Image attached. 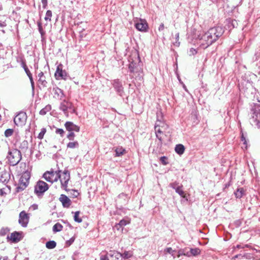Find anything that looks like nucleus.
<instances>
[{"label": "nucleus", "mask_w": 260, "mask_h": 260, "mask_svg": "<svg viewBox=\"0 0 260 260\" xmlns=\"http://www.w3.org/2000/svg\"><path fill=\"white\" fill-rule=\"evenodd\" d=\"M189 53L190 55H194L197 53V51L193 48H191L189 50Z\"/></svg>", "instance_id": "8fccbe9b"}, {"label": "nucleus", "mask_w": 260, "mask_h": 260, "mask_svg": "<svg viewBox=\"0 0 260 260\" xmlns=\"http://www.w3.org/2000/svg\"><path fill=\"white\" fill-rule=\"evenodd\" d=\"M46 128H42L41 130L40 133L39 134V135L38 136V138L40 140H42L45 134L46 133Z\"/></svg>", "instance_id": "c9c22d12"}, {"label": "nucleus", "mask_w": 260, "mask_h": 260, "mask_svg": "<svg viewBox=\"0 0 260 260\" xmlns=\"http://www.w3.org/2000/svg\"><path fill=\"white\" fill-rule=\"evenodd\" d=\"M29 221L28 215L24 211H21L19 213V223L23 227H26Z\"/></svg>", "instance_id": "1a4fd4ad"}, {"label": "nucleus", "mask_w": 260, "mask_h": 260, "mask_svg": "<svg viewBox=\"0 0 260 260\" xmlns=\"http://www.w3.org/2000/svg\"><path fill=\"white\" fill-rule=\"evenodd\" d=\"M167 160V158L166 156H162L160 158L161 162L164 165H166L168 164Z\"/></svg>", "instance_id": "c03bdc74"}, {"label": "nucleus", "mask_w": 260, "mask_h": 260, "mask_svg": "<svg viewBox=\"0 0 260 260\" xmlns=\"http://www.w3.org/2000/svg\"><path fill=\"white\" fill-rule=\"evenodd\" d=\"M214 30H211V28H210L201 38V40L206 42L207 46H209L213 43V42H210V40H212V35H214Z\"/></svg>", "instance_id": "ddd939ff"}, {"label": "nucleus", "mask_w": 260, "mask_h": 260, "mask_svg": "<svg viewBox=\"0 0 260 260\" xmlns=\"http://www.w3.org/2000/svg\"><path fill=\"white\" fill-rule=\"evenodd\" d=\"M29 80H30V83H31V88L32 89V90H34L35 89V83H34V81L33 80V78H32V74H29L28 75H27Z\"/></svg>", "instance_id": "4c0bfd02"}, {"label": "nucleus", "mask_w": 260, "mask_h": 260, "mask_svg": "<svg viewBox=\"0 0 260 260\" xmlns=\"http://www.w3.org/2000/svg\"><path fill=\"white\" fill-rule=\"evenodd\" d=\"M190 253L192 255L196 256L199 255L200 253V249L198 248H190Z\"/></svg>", "instance_id": "473e14b6"}, {"label": "nucleus", "mask_w": 260, "mask_h": 260, "mask_svg": "<svg viewBox=\"0 0 260 260\" xmlns=\"http://www.w3.org/2000/svg\"><path fill=\"white\" fill-rule=\"evenodd\" d=\"M64 126L68 131H75V132H79L80 127L79 126L74 124L72 122L68 121L66 122Z\"/></svg>", "instance_id": "a211bd4d"}, {"label": "nucleus", "mask_w": 260, "mask_h": 260, "mask_svg": "<svg viewBox=\"0 0 260 260\" xmlns=\"http://www.w3.org/2000/svg\"><path fill=\"white\" fill-rule=\"evenodd\" d=\"M22 67L23 68L26 74H27V75H28L29 74H31V73L29 71V69H28V68L27 67L26 65L25 64V63L23 62L22 63Z\"/></svg>", "instance_id": "ea45409f"}, {"label": "nucleus", "mask_w": 260, "mask_h": 260, "mask_svg": "<svg viewBox=\"0 0 260 260\" xmlns=\"http://www.w3.org/2000/svg\"><path fill=\"white\" fill-rule=\"evenodd\" d=\"M59 108L67 116H68L69 112L72 113L75 112V109L72 103L66 100H63L61 103Z\"/></svg>", "instance_id": "39448f33"}, {"label": "nucleus", "mask_w": 260, "mask_h": 260, "mask_svg": "<svg viewBox=\"0 0 260 260\" xmlns=\"http://www.w3.org/2000/svg\"><path fill=\"white\" fill-rule=\"evenodd\" d=\"M3 10V6L2 4H0V11H2Z\"/></svg>", "instance_id": "e2e57ef3"}, {"label": "nucleus", "mask_w": 260, "mask_h": 260, "mask_svg": "<svg viewBox=\"0 0 260 260\" xmlns=\"http://www.w3.org/2000/svg\"><path fill=\"white\" fill-rule=\"evenodd\" d=\"M179 33H177V34L176 35V39L177 40H178V39H179Z\"/></svg>", "instance_id": "680f3d73"}, {"label": "nucleus", "mask_w": 260, "mask_h": 260, "mask_svg": "<svg viewBox=\"0 0 260 260\" xmlns=\"http://www.w3.org/2000/svg\"><path fill=\"white\" fill-rule=\"evenodd\" d=\"M51 17H52V12L50 10H48L46 13V15L45 17V20L47 21H50Z\"/></svg>", "instance_id": "f704fd0d"}, {"label": "nucleus", "mask_w": 260, "mask_h": 260, "mask_svg": "<svg viewBox=\"0 0 260 260\" xmlns=\"http://www.w3.org/2000/svg\"><path fill=\"white\" fill-rule=\"evenodd\" d=\"M27 118L25 112H20L14 118V122L16 125L22 126L25 124Z\"/></svg>", "instance_id": "0eeeda50"}, {"label": "nucleus", "mask_w": 260, "mask_h": 260, "mask_svg": "<svg viewBox=\"0 0 260 260\" xmlns=\"http://www.w3.org/2000/svg\"><path fill=\"white\" fill-rule=\"evenodd\" d=\"M10 178V175L5 169L0 168V181L5 183H7Z\"/></svg>", "instance_id": "4468645a"}, {"label": "nucleus", "mask_w": 260, "mask_h": 260, "mask_svg": "<svg viewBox=\"0 0 260 260\" xmlns=\"http://www.w3.org/2000/svg\"><path fill=\"white\" fill-rule=\"evenodd\" d=\"M175 150L177 153H178L179 155H181L184 153L185 148L183 145L178 144L176 145Z\"/></svg>", "instance_id": "5701e85b"}, {"label": "nucleus", "mask_w": 260, "mask_h": 260, "mask_svg": "<svg viewBox=\"0 0 260 260\" xmlns=\"http://www.w3.org/2000/svg\"><path fill=\"white\" fill-rule=\"evenodd\" d=\"M55 77L57 80L65 79L67 76V73L65 71L62 70V65L60 64L57 66L56 72L55 73Z\"/></svg>", "instance_id": "f8f14e48"}, {"label": "nucleus", "mask_w": 260, "mask_h": 260, "mask_svg": "<svg viewBox=\"0 0 260 260\" xmlns=\"http://www.w3.org/2000/svg\"><path fill=\"white\" fill-rule=\"evenodd\" d=\"M235 1L236 4L238 5L241 4L242 0H235Z\"/></svg>", "instance_id": "6e6d98bb"}, {"label": "nucleus", "mask_w": 260, "mask_h": 260, "mask_svg": "<svg viewBox=\"0 0 260 260\" xmlns=\"http://www.w3.org/2000/svg\"><path fill=\"white\" fill-rule=\"evenodd\" d=\"M183 88L184 89V90H185V91H188V90H187V88H186V86H185L184 84H183Z\"/></svg>", "instance_id": "052dcab7"}, {"label": "nucleus", "mask_w": 260, "mask_h": 260, "mask_svg": "<svg viewBox=\"0 0 260 260\" xmlns=\"http://www.w3.org/2000/svg\"><path fill=\"white\" fill-rule=\"evenodd\" d=\"M182 185H181L179 187L176 188L175 191L177 193H178L180 196H181L183 198H185V196L184 194V192L182 189Z\"/></svg>", "instance_id": "2f4dec72"}, {"label": "nucleus", "mask_w": 260, "mask_h": 260, "mask_svg": "<svg viewBox=\"0 0 260 260\" xmlns=\"http://www.w3.org/2000/svg\"><path fill=\"white\" fill-rule=\"evenodd\" d=\"M79 147V143L77 141L70 142L67 144V148L74 149Z\"/></svg>", "instance_id": "c85d7f7f"}, {"label": "nucleus", "mask_w": 260, "mask_h": 260, "mask_svg": "<svg viewBox=\"0 0 260 260\" xmlns=\"http://www.w3.org/2000/svg\"><path fill=\"white\" fill-rule=\"evenodd\" d=\"M186 249V248L180 249L178 252V257H180L181 255H185Z\"/></svg>", "instance_id": "a18cd8bd"}, {"label": "nucleus", "mask_w": 260, "mask_h": 260, "mask_svg": "<svg viewBox=\"0 0 260 260\" xmlns=\"http://www.w3.org/2000/svg\"><path fill=\"white\" fill-rule=\"evenodd\" d=\"M108 255L111 257L112 260H122L121 253L115 251L111 250L108 253Z\"/></svg>", "instance_id": "aec40b11"}, {"label": "nucleus", "mask_w": 260, "mask_h": 260, "mask_svg": "<svg viewBox=\"0 0 260 260\" xmlns=\"http://www.w3.org/2000/svg\"><path fill=\"white\" fill-rule=\"evenodd\" d=\"M129 223V222L128 220L125 219H122L118 224L115 225V228H116L117 230H119L120 228L122 229L124 226L126 225Z\"/></svg>", "instance_id": "4be33fe9"}, {"label": "nucleus", "mask_w": 260, "mask_h": 260, "mask_svg": "<svg viewBox=\"0 0 260 260\" xmlns=\"http://www.w3.org/2000/svg\"><path fill=\"white\" fill-rule=\"evenodd\" d=\"M48 188V185L46 182L40 180L35 186V192L37 194L40 195L47 190Z\"/></svg>", "instance_id": "6e6552de"}, {"label": "nucleus", "mask_w": 260, "mask_h": 260, "mask_svg": "<svg viewBox=\"0 0 260 260\" xmlns=\"http://www.w3.org/2000/svg\"><path fill=\"white\" fill-rule=\"evenodd\" d=\"M170 186L174 189H176V188L179 187L180 186L179 185V183L177 182H175L172 183L170 184Z\"/></svg>", "instance_id": "37998d69"}, {"label": "nucleus", "mask_w": 260, "mask_h": 260, "mask_svg": "<svg viewBox=\"0 0 260 260\" xmlns=\"http://www.w3.org/2000/svg\"><path fill=\"white\" fill-rule=\"evenodd\" d=\"M28 143L27 141H23L21 144L20 148H27Z\"/></svg>", "instance_id": "49530a36"}, {"label": "nucleus", "mask_w": 260, "mask_h": 260, "mask_svg": "<svg viewBox=\"0 0 260 260\" xmlns=\"http://www.w3.org/2000/svg\"><path fill=\"white\" fill-rule=\"evenodd\" d=\"M55 133L57 134L60 135L61 137H63L64 134V131L61 128H56Z\"/></svg>", "instance_id": "58836bf2"}, {"label": "nucleus", "mask_w": 260, "mask_h": 260, "mask_svg": "<svg viewBox=\"0 0 260 260\" xmlns=\"http://www.w3.org/2000/svg\"><path fill=\"white\" fill-rule=\"evenodd\" d=\"M7 159L11 166H14L17 165L22 158L20 151L16 149H12L8 152Z\"/></svg>", "instance_id": "f257e3e1"}, {"label": "nucleus", "mask_w": 260, "mask_h": 260, "mask_svg": "<svg viewBox=\"0 0 260 260\" xmlns=\"http://www.w3.org/2000/svg\"><path fill=\"white\" fill-rule=\"evenodd\" d=\"M13 132L14 131L13 129H7L5 132V136L6 137H9L12 135Z\"/></svg>", "instance_id": "e433bc0d"}, {"label": "nucleus", "mask_w": 260, "mask_h": 260, "mask_svg": "<svg viewBox=\"0 0 260 260\" xmlns=\"http://www.w3.org/2000/svg\"><path fill=\"white\" fill-rule=\"evenodd\" d=\"M59 173H61V171H47L44 174L43 177L47 181L52 183L53 182H56L58 180L59 177Z\"/></svg>", "instance_id": "20e7f679"}, {"label": "nucleus", "mask_w": 260, "mask_h": 260, "mask_svg": "<svg viewBox=\"0 0 260 260\" xmlns=\"http://www.w3.org/2000/svg\"><path fill=\"white\" fill-rule=\"evenodd\" d=\"M63 226L59 223H56L53 226V231L54 233L60 232L62 231Z\"/></svg>", "instance_id": "bb28decb"}, {"label": "nucleus", "mask_w": 260, "mask_h": 260, "mask_svg": "<svg viewBox=\"0 0 260 260\" xmlns=\"http://www.w3.org/2000/svg\"><path fill=\"white\" fill-rule=\"evenodd\" d=\"M51 110V106L47 105L44 108L41 109L40 111V114L42 115H45L47 112H49Z\"/></svg>", "instance_id": "7c9ffc66"}, {"label": "nucleus", "mask_w": 260, "mask_h": 260, "mask_svg": "<svg viewBox=\"0 0 260 260\" xmlns=\"http://www.w3.org/2000/svg\"><path fill=\"white\" fill-rule=\"evenodd\" d=\"M8 259V257H5L4 258H3V260H7Z\"/></svg>", "instance_id": "0e129e2a"}, {"label": "nucleus", "mask_w": 260, "mask_h": 260, "mask_svg": "<svg viewBox=\"0 0 260 260\" xmlns=\"http://www.w3.org/2000/svg\"><path fill=\"white\" fill-rule=\"evenodd\" d=\"M75 135L73 132H71L69 133L68 136V139L70 141H73L75 138Z\"/></svg>", "instance_id": "a19ab883"}, {"label": "nucleus", "mask_w": 260, "mask_h": 260, "mask_svg": "<svg viewBox=\"0 0 260 260\" xmlns=\"http://www.w3.org/2000/svg\"><path fill=\"white\" fill-rule=\"evenodd\" d=\"M133 255L131 251H125L123 253H121V258L124 259H127L131 257Z\"/></svg>", "instance_id": "a878e982"}, {"label": "nucleus", "mask_w": 260, "mask_h": 260, "mask_svg": "<svg viewBox=\"0 0 260 260\" xmlns=\"http://www.w3.org/2000/svg\"><path fill=\"white\" fill-rule=\"evenodd\" d=\"M164 29V24L161 23L158 27L159 31H162Z\"/></svg>", "instance_id": "864d4df0"}, {"label": "nucleus", "mask_w": 260, "mask_h": 260, "mask_svg": "<svg viewBox=\"0 0 260 260\" xmlns=\"http://www.w3.org/2000/svg\"><path fill=\"white\" fill-rule=\"evenodd\" d=\"M166 125L165 123L161 122L160 121H157V122L156 123V125L155 126V131L156 137L160 142L162 141V138L160 135L162 133V129H164V127Z\"/></svg>", "instance_id": "9b49d317"}, {"label": "nucleus", "mask_w": 260, "mask_h": 260, "mask_svg": "<svg viewBox=\"0 0 260 260\" xmlns=\"http://www.w3.org/2000/svg\"><path fill=\"white\" fill-rule=\"evenodd\" d=\"M38 26L40 32L41 34L42 35H43L44 33L43 32V29L40 23H38Z\"/></svg>", "instance_id": "603ef678"}, {"label": "nucleus", "mask_w": 260, "mask_h": 260, "mask_svg": "<svg viewBox=\"0 0 260 260\" xmlns=\"http://www.w3.org/2000/svg\"><path fill=\"white\" fill-rule=\"evenodd\" d=\"M165 251H166L170 254H171L173 256V257L175 258V256L174 255V252L175 250H173L172 249V248H171V247L167 248L165 250Z\"/></svg>", "instance_id": "79ce46f5"}, {"label": "nucleus", "mask_w": 260, "mask_h": 260, "mask_svg": "<svg viewBox=\"0 0 260 260\" xmlns=\"http://www.w3.org/2000/svg\"><path fill=\"white\" fill-rule=\"evenodd\" d=\"M100 260H109L107 255H102L100 257Z\"/></svg>", "instance_id": "09e8293b"}, {"label": "nucleus", "mask_w": 260, "mask_h": 260, "mask_svg": "<svg viewBox=\"0 0 260 260\" xmlns=\"http://www.w3.org/2000/svg\"><path fill=\"white\" fill-rule=\"evenodd\" d=\"M185 256H188V257H189V256H190L191 255H192V254H191V253H190V251L189 252H188H188H186V251H185Z\"/></svg>", "instance_id": "5fc2aeb1"}, {"label": "nucleus", "mask_w": 260, "mask_h": 260, "mask_svg": "<svg viewBox=\"0 0 260 260\" xmlns=\"http://www.w3.org/2000/svg\"><path fill=\"white\" fill-rule=\"evenodd\" d=\"M251 117L250 119L252 125L260 128V105L255 106V108L252 110Z\"/></svg>", "instance_id": "f03ea898"}, {"label": "nucleus", "mask_w": 260, "mask_h": 260, "mask_svg": "<svg viewBox=\"0 0 260 260\" xmlns=\"http://www.w3.org/2000/svg\"><path fill=\"white\" fill-rule=\"evenodd\" d=\"M112 84L113 85V87L116 90L117 92L121 95L122 91H123V88L122 86L121 83L119 81V80H114Z\"/></svg>", "instance_id": "6ab92c4d"}, {"label": "nucleus", "mask_w": 260, "mask_h": 260, "mask_svg": "<svg viewBox=\"0 0 260 260\" xmlns=\"http://www.w3.org/2000/svg\"><path fill=\"white\" fill-rule=\"evenodd\" d=\"M211 30H214V35H212V40H210V42H214L218 38L221 37L223 33V30L220 26L211 28Z\"/></svg>", "instance_id": "9d476101"}, {"label": "nucleus", "mask_w": 260, "mask_h": 260, "mask_svg": "<svg viewBox=\"0 0 260 260\" xmlns=\"http://www.w3.org/2000/svg\"><path fill=\"white\" fill-rule=\"evenodd\" d=\"M56 246V243L54 241H49L46 243V247L48 249H53Z\"/></svg>", "instance_id": "cd10ccee"}, {"label": "nucleus", "mask_w": 260, "mask_h": 260, "mask_svg": "<svg viewBox=\"0 0 260 260\" xmlns=\"http://www.w3.org/2000/svg\"><path fill=\"white\" fill-rule=\"evenodd\" d=\"M38 82L40 84L42 85L43 87H47V82L46 80V77H42L41 78H39Z\"/></svg>", "instance_id": "c756f323"}, {"label": "nucleus", "mask_w": 260, "mask_h": 260, "mask_svg": "<svg viewBox=\"0 0 260 260\" xmlns=\"http://www.w3.org/2000/svg\"><path fill=\"white\" fill-rule=\"evenodd\" d=\"M241 141L243 142L244 144L246 145L245 148H246V140L245 138L244 137L243 134H242L241 136Z\"/></svg>", "instance_id": "3c124183"}, {"label": "nucleus", "mask_w": 260, "mask_h": 260, "mask_svg": "<svg viewBox=\"0 0 260 260\" xmlns=\"http://www.w3.org/2000/svg\"><path fill=\"white\" fill-rule=\"evenodd\" d=\"M59 176L61 187L67 190L68 182L70 179V172L68 171L65 170L62 172L59 173Z\"/></svg>", "instance_id": "423d86ee"}, {"label": "nucleus", "mask_w": 260, "mask_h": 260, "mask_svg": "<svg viewBox=\"0 0 260 260\" xmlns=\"http://www.w3.org/2000/svg\"><path fill=\"white\" fill-rule=\"evenodd\" d=\"M30 174L28 172H25L22 174L20 178L18 186L16 188L17 192L23 190L27 186Z\"/></svg>", "instance_id": "7ed1b4c3"}, {"label": "nucleus", "mask_w": 260, "mask_h": 260, "mask_svg": "<svg viewBox=\"0 0 260 260\" xmlns=\"http://www.w3.org/2000/svg\"><path fill=\"white\" fill-rule=\"evenodd\" d=\"M79 214H80V212L79 211H76L75 213V215H74V220L76 221V222H77L78 223H80L82 222V220L81 218L79 217Z\"/></svg>", "instance_id": "72a5a7b5"}, {"label": "nucleus", "mask_w": 260, "mask_h": 260, "mask_svg": "<svg viewBox=\"0 0 260 260\" xmlns=\"http://www.w3.org/2000/svg\"><path fill=\"white\" fill-rule=\"evenodd\" d=\"M4 191L3 189H0V195L2 196L4 195Z\"/></svg>", "instance_id": "13d9d810"}, {"label": "nucleus", "mask_w": 260, "mask_h": 260, "mask_svg": "<svg viewBox=\"0 0 260 260\" xmlns=\"http://www.w3.org/2000/svg\"><path fill=\"white\" fill-rule=\"evenodd\" d=\"M59 200L62 203L63 207L64 208H69L71 204V200L64 194H61L59 198Z\"/></svg>", "instance_id": "f3484780"}, {"label": "nucleus", "mask_w": 260, "mask_h": 260, "mask_svg": "<svg viewBox=\"0 0 260 260\" xmlns=\"http://www.w3.org/2000/svg\"><path fill=\"white\" fill-rule=\"evenodd\" d=\"M22 238V233L14 232L10 236H8L7 239L10 240L14 243H17L20 241Z\"/></svg>", "instance_id": "2eb2a0df"}, {"label": "nucleus", "mask_w": 260, "mask_h": 260, "mask_svg": "<svg viewBox=\"0 0 260 260\" xmlns=\"http://www.w3.org/2000/svg\"><path fill=\"white\" fill-rule=\"evenodd\" d=\"M115 151L116 153V154H115L116 156H122V155H123L124 154H125L126 153L125 150L124 148H123L122 147H117L115 149Z\"/></svg>", "instance_id": "393cba45"}, {"label": "nucleus", "mask_w": 260, "mask_h": 260, "mask_svg": "<svg viewBox=\"0 0 260 260\" xmlns=\"http://www.w3.org/2000/svg\"><path fill=\"white\" fill-rule=\"evenodd\" d=\"M245 194V190L243 188H238L235 192V194L237 198H241Z\"/></svg>", "instance_id": "412c9836"}, {"label": "nucleus", "mask_w": 260, "mask_h": 260, "mask_svg": "<svg viewBox=\"0 0 260 260\" xmlns=\"http://www.w3.org/2000/svg\"><path fill=\"white\" fill-rule=\"evenodd\" d=\"M38 77H39V78H41L42 77H45V76H44V75L43 72H41L38 74Z\"/></svg>", "instance_id": "4d7b16f0"}, {"label": "nucleus", "mask_w": 260, "mask_h": 260, "mask_svg": "<svg viewBox=\"0 0 260 260\" xmlns=\"http://www.w3.org/2000/svg\"><path fill=\"white\" fill-rule=\"evenodd\" d=\"M237 247L239 248L240 247L239 245H237Z\"/></svg>", "instance_id": "69168bd1"}, {"label": "nucleus", "mask_w": 260, "mask_h": 260, "mask_svg": "<svg viewBox=\"0 0 260 260\" xmlns=\"http://www.w3.org/2000/svg\"><path fill=\"white\" fill-rule=\"evenodd\" d=\"M32 207L33 208V209L34 210H36L38 208V205H36V204H34L32 206Z\"/></svg>", "instance_id": "bf43d9fd"}, {"label": "nucleus", "mask_w": 260, "mask_h": 260, "mask_svg": "<svg viewBox=\"0 0 260 260\" xmlns=\"http://www.w3.org/2000/svg\"><path fill=\"white\" fill-rule=\"evenodd\" d=\"M259 260H260V258L259 259Z\"/></svg>", "instance_id": "338daca9"}, {"label": "nucleus", "mask_w": 260, "mask_h": 260, "mask_svg": "<svg viewBox=\"0 0 260 260\" xmlns=\"http://www.w3.org/2000/svg\"><path fill=\"white\" fill-rule=\"evenodd\" d=\"M41 2L43 5V8L45 9L47 6V0H42Z\"/></svg>", "instance_id": "de8ad7c7"}, {"label": "nucleus", "mask_w": 260, "mask_h": 260, "mask_svg": "<svg viewBox=\"0 0 260 260\" xmlns=\"http://www.w3.org/2000/svg\"><path fill=\"white\" fill-rule=\"evenodd\" d=\"M136 28L139 31H146L148 28L147 23L144 20L140 19L135 24Z\"/></svg>", "instance_id": "dca6fc26"}, {"label": "nucleus", "mask_w": 260, "mask_h": 260, "mask_svg": "<svg viewBox=\"0 0 260 260\" xmlns=\"http://www.w3.org/2000/svg\"><path fill=\"white\" fill-rule=\"evenodd\" d=\"M53 90L54 91V94L57 95V98L61 99L62 97L63 96L62 90L58 87L53 88Z\"/></svg>", "instance_id": "b1692460"}]
</instances>
